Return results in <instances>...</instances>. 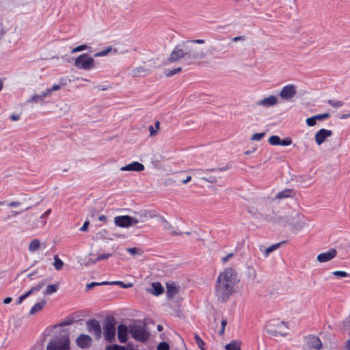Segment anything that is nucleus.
Instances as JSON below:
<instances>
[{
    "label": "nucleus",
    "instance_id": "obj_1",
    "mask_svg": "<svg viewBox=\"0 0 350 350\" xmlns=\"http://www.w3.org/2000/svg\"><path fill=\"white\" fill-rule=\"evenodd\" d=\"M239 280L237 272L232 268H226L217 278L215 295L220 302H226L234 291Z\"/></svg>",
    "mask_w": 350,
    "mask_h": 350
},
{
    "label": "nucleus",
    "instance_id": "obj_2",
    "mask_svg": "<svg viewBox=\"0 0 350 350\" xmlns=\"http://www.w3.org/2000/svg\"><path fill=\"white\" fill-rule=\"evenodd\" d=\"M204 57V53L193 46L191 42L183 41L174 47L168 59L170 62L182 60L184 64L191 65Z\"/></svg>",
    "mask_w": 350,
    "mask_h": 350
},
{
    "label": "nucleus",
    "instance_id": "obj_3",
    "mask_svg": "<svg viewBox=\"0 0 350 350\" xmlns=\"http://www.w3.org/2000/svg\"><path fill=\"white\" fill-rule=\"evenodd\" d=\"M129 333L132 337L139 341L145 342L149 337V333L146 329L144 323H135L129 326Z\"/></svg>",
    "mask_w": 350,
    "mask_h": 350
},
{
    "label": "nucleus",
    "instance_id": "obj_4",
    "mask_svg": "<svg viewBox=\"0 0 350 350\" xmlns=\"http://www.w3.org/2000/svg\"><path fill=\"white\" fill-rule=\"evenodd\" d=\"M69 349L70 340L67 335L53 338L46 346V350H68Z\"/></svg>",
    "mask_w": 350,
    "mask_h": 350
},
{
    "label": "nucleus",
    "instance_id": "obj_5",
    "mask_svg": "<svg viewBox=\"0 0 350 350\" xmlns=\"http://www.w3.org/2000/svg\"><path fill=\"white\" fill-rule=\"evenodd\" d=\"M74 65L79 69L89 70L94 67V60L88 53H83L75 59Z\"/></svg>",
    "mask_w": 350,
    "mask_h": 350
},
{
    "label": "nucleus",
    "instance_id": "obj_6",
    "mask_svg": "<svg viewBox=\"0 0 350 350\" xmlns=\"http://www.w3.org/2000/svg\"><path fill=\"white\" fill-rule=\"evenodd\" d=\"M291 225L293 232L297 233L308 225V219L303 215L297 213Z\"/></svg>",
    "mask_w": 350,
    "mask_h": 350
},
{
    "label": "nucleus",
    "instance_id": "obj_7",
    "mask_svg": "<svg viewBox=\"0 0 350 350\" xmlns=\"http://www.w3.org/2000/svg\"><path fill=\"white\" fill-rule=\"evenodd\" d=\"M115 322L112 321H107L103 327L104 336L109 342H112L115 340L116 336V327Z\"/></svg>",
    "mask_w": 350,
    "mask_h": 350
},
{
    "label": "nucleus",
    "instance_id": "obj_8",
    "mask_svg": "<svg viewBox=\"0 0 350 350\" xmlns=\"http://www.w3.org/2000/svg\"><path fill=\"white\" fill-rule=\"evenodd\" d=\"M322 342L319 337L314 335H310L306 338V347L304 349V350H319L322 349Z\"/></svg>",
    "mask_w": 350,
    "mask_h": 350
},
{
    "label": "nucleus",
    "instance_id": "obj_9",
    "mask_svg": "<svg viewBox=\"0 0 350 350\" xmlns=\"http://www.w3.org/2000/svg\"><path fill=\"white\" fill-rule=\"evenodd\" d=\"M88 331L94 334L96 339H99L101 337L102 329L100 323L95 319L90 320L86 322Z\"/></svg>",
    "mask_w": 350,
    "mask_h": 350
},
{
    "label": "nucleus",
    "instance_id": "obj_10",
    "mask_svg": "<svg viewBox=\"0 0 350 350\" xmlns=\"http://www.w3.org/2000/svg\"><path fill=\"white\" fill-rule=\"evenodd\" d=\"M297 93L296 87L293 84H288L282 88L279 96L284 100H291Z\"/></svg>",
    "mask_w": 350,
    "mask_h": 350
},
{
    "label": "nucleus",
    "instance_id": "obj_11",
    "mask_svg": "<svg viewBox=\"0 0 350 350\" xmlns=\"http://www.w3.org/2000/svg\"><path fill=\"white\" fill-rule=\"evenodd\" d=\"M114 223L121 228H128L134 225L133 217L129 215L117 216L114 218Z\"/></svg>",
    "mask_w": 350,
    "mask_h": 350
},
{
    "label": "nucleus",
    "instance_id": "obj_12",
    "mask_svg": "<svg viewBox=\"0 0 350 350\" xmlns=\"http://www.w3.org/2000/svg\"><path fill=\"white\" fill-rule=\"evenodd\" d=\"M154 215L148 211L144 210L139 213H135V217H133L134 225L138 223H143L148 220V219L153 218Z\"/></svg>",
    "mask_w": 350,
    "mask_h": 350
},
{
    "label": "nucleus",
    "instance_id": "obj_13",
    "mask_svg": "<svg viewBox=\"0 0 350 350\" xmlns=\"http://www.w3.org/2000/svg\"><path fill=\"white\" fill-rule=\"evenodd\" d=\"M332 133H333L331 130L325 129H320L315 134L316 143L318 145L322 144L328 137H330L332 135Z\"/></svg>",
    "mask_w": 350,
    "mask_h": 350
},
{
    "label": "nucleus",
    "instance_id": "obj_14",
    "mask_svg": "<svg viewBox=\"0 0 350 350\" xmlns=\"http://www.w3.org/2000/svg\"><path fill=\"white\" fill-rule=\"evenodd\" d=\"M337 251L336 249H330L327 252L319 254L317 256V260L319 262H326L336 257Z\"/></svg>",
    "mask_w": 350,
    "mask_h": 350
},
{
    "label": "nucleus",
    "instance_id": "obj_15",
    "mask_svg": "<svg viewBox=\"0 0 350 350\" xmlns=\"http://www.w3.org/2000/svg\"><path fill=\"white\" fill-rule=\"evenodd\" d=\"M215 171V170L213 169L206 170H198L196 171V174L200 177L202 180H204L208 183H214L217 182V177L215 176L209 175L208 172Z\"/></svg>",
    "mask_w": 350,
    "mask_h": 350
},
{
    "label": "nucleus",
    "instance_id": "obj_16",
    "mask_svg": "<svg viewBox=\"0 0 350 350\" xmlns=\"http://www.w3.org/2000/svg\"><path fill=\"white\" fill-rule=\"evenodd\" d=\"M92 340L91 337L86 334H81L77 339L76 343L78 347L82 349H86L91 346Z\"/></svg>",
    "mask_w": 350,
    "mask_h": 350
},
{
    "label": "nucleus",
    "instance_id": "obj_17",
    "mask_svg": "<svg viewBox=\"0 0 350 350\" xmlns=\"http://www.w3.org/2000/svg\"><path fill=\"white\" fill-rule=\"evenodd\" d=\"M278 102V99L275 96H270L267 98L257 101L256 104L259 106L269 107L275 105Z\"/></svg>",
    "mask_w": 350,
    "mask_h": 350
},
{
    "label": "nucleus",
    "instance_id": "obj_18",
    "mask_svg": "<svg viewBox=\"0 0 350 350\" xmlns=\"http://www.w3.org/2000/svg\"><path fill=\"white\" fill-rule=\"evenodd\" d=\"M129 328L126 325L121 324L118 327V338L121 343H125L127 341Z\"/></svg>",
    "mask_w": 350,
    "mask_h": 350
},
{
    "label": "nucleus",
    "instance_id": "obj_19",
    "mask_svg": "<svg viewBox=\"0 0 350 350\" xmlns=\"http://www.w3.org/2000/svg\"><path fill=\"white\" fill-rule=\"evenodd\" d=\"M120 170L122 171L141 172L144 170V166L137 161H134L125 166L122 167Z\"/></svg>",
    "mask_w": 350,
    "mask_h": 350
},
{
    "label": "nucleus",
    "instance_id": "obj_20",
    "mask_svg": "<svg viewBox=\"0 0 350 350\" xmlns=\"http://www.w3.org/2000/svg\"><path fill=\"white\" fill-rule=\"evenodd\" d=\"M267 332L272 336H285L287 333L283 330H278L275 328L274 323H268L266 326Z\"/></svg>",
    "mask_w": 350,
    "mask_h": 350
},
{
    "label": "nucleus",
    "instance_id": "obj_21",
    "mask_svg": "<svg viewBox=\"0 0 350 350\" xmlns=\"http://www.w3.org/2000/svg\"><path fill=\"white\" fill-rule=\"evenodd\" d=\"M147 291L154 295H159L164 292V288L161 284L158 282H152L151 287L147 289Z\"/></svg>",
    "mask_w": 350,
    "mask_h": 350
},
{
    "label": "nucleus",
    "instance_id": "obj_22",
    "mask_svg": "<svg viewBox=\"0 0 350 350\" xmlns=\"http://www.w3.org/2000/svg\"><path fill=\"white\" fill-rule=\"evenodd\" d=\"M293 196V191L292 189H284L278 193L275 196L276 199L282 200L292 197Z\"/></svg>",
    "mask_w": 350,
    "mask_h": 350
},
{
    "label": "nucleus",
    "instance_id": "obj_23",
    "mask_svg": "<svg viewBox=\"0 0 350 350\" xmlns=\"http://www.w3.org/2000/svg\"><path fill=\"white\" fill-rule=\"evenodd\" d=\"M67 84L66 79L62 77L59 79V83L58 84H54L51 88H48L51 94L53 91H57L60 90L62 87L65 86Z\"/></svg>",
    "mask_w": 350,
    "mask_h": 350
},
{
    "label": "nucleus",
    "instance_id": "obj_24",
    "mask_svg": "<svg viewBox=\"0 0 350 350\" xmlns=\"http://www.w3.org/2000/svg\"><path fill=\"white\" fill-rule=\"evenodd\" d=\"M46 305V301L42 300V301L36 304L30 310V314H35L37 312H40L42 310L44 306Z\"/></svg>",
    "mask_w": 350,
    "mask_h": 350
},
{
    "label": "nucleus",
    "instance_id": "obj_25",
    "mask_svg": "<svg viewBox=\"0 0 350 350\" xmlns=\"http://www.w3.org/2000/svg\"><path fill=\"white\" fill-rule=\"evenodd\" d=\"M159 218H160L161 221L163 223V228L165 230H172L171 234L172 235L180 234L179 233H177V232H176L175 231L173 230L174 228L172 226V224H170L163 217L159 216Z\"/></svg>",
    "mask_w": 350,
    "mask_h": 350
},
{
    "label": "nucleus",
    "instance_id": "obj_26",
    "mask_svg": "<svg viewBox=\"0 0 350 350\" xmlns=\"http://www.w3.org/2000/svg\"><path fill=\"white\" fill-rule=\"evenodd\" d=\"M40 246V240L34 239L30 242L28 249L30 252H34L39 249Z\"/></svg>",
    "mask_w": 350,
    "mask_h": 350
},
{
    "label": "nucleus",
    "instance_id": "obj_27",
    "mask_svg": "<svg viewBox=\"0 0 350 350\" xmlns=\"http://www.w3.org/2000/svg\"><path fill=\"white\" fill-rule=\"evenodd\" d=\"M45 283L44 281H41L38 282L36 285L32 286L31 289L27 292L28 296L31 295L35 292L39 291L41 288H42L44 286Z\"/></svg>",
    "mask_w": 350,
    "mask_h": 350
},
{
    "label": "nucleus",
    "instance_id": "obj_28",
    "mask_svg": "<svg viewBox=\"0 0 350 350\" xmlns=\"http://www.w3.org/2000/svg\"><path fill=\"white\" fill-rule=\"evenodd\" d=\"M282 243H278L273 244V245L268 247L267 248H266L263 252L265 257H267L270 253H271L274 250L278 249L280 247Z\"/></svg>",
    "mask_w": 350,
    "mask_h": 350
},
{
    "label": "nucleus",
    "instance_id": "obj_29",
    "mask_svg": "<svg viewBox=\"0 0 350 350\" xmlns=\"http://www.w3.org/2000/svg\"><path fill=\"white\" fill-rule=\"evenodd\" d=\"M57 288H58L57 284L48 285L44 294V295H50L53 293H55L57 291Z\"/></svg>",
    "mask_w": 350,
    "mask_h": 350
},
{
    "label": "nucleus",
    "instance_id": "obj_30",
    "mask_svg": "<svg viewBox=\"0 0 350 350\" xmlns=\"http://www.w3.org/2000/svg\"><path fill=\"white\" fill-rule=\"evenodd\" d=\"M163 157L161 154H153V157L150 159V160L155 167H159L160 166V163Z\"/></svg>",
    "mask_w": 350,
    "mask_h": 350
},
{
    "label": "nucleus",
    "instance_id": "obj_31",
    "mask_svg": "<svg viewBox=\"0 0 350 350\" xmlns=\"http://www.w3.org/2000/svg\"><path fill=\"white\" fill-rule=\"evenodd\" d=\"M53 266L56 270H61L64 266L63 261L57 256L54 257Z\"/></svg>",
    "mask_w": 350,
    "mask_h": 350
},
{
    "label": "nucleus",
    "instance_id": "obj_32",
    "mask_svg": "<svg viewBox=\"0 0 350 350\" xmlns=\"http://www.w3.org/2000/svg\"><path fill=\"white\" fill-rule=\"evenodd\" d=\"M181 70H182V68L178 67L176 68L172 69V70H165L164 72H165V75L166 77H170L177 73H179Z\"/></svg>",
    "mask_w": 350,
    "mask_h": 350
},
{
    "label": "nucleus",
    "instance_id": "obj_33",
    "mask_svg": "<svg viewBox=\"0 0 350 350\" xmlns=\"http://www.w3.org/2000/svg\"><path fill=\"white\" fill-rule=\"evenodd\" d=\"M281 138L278 135H271L269 138V143L272 146L280 145Z\"/></svg>",
    "mask_w": 350,
    "mask_h": 350
},
{
    "label": "nucleus",
    "instance_id": "obj_34",
    "mask_svg": "<svg viewBox=\"0 0 350 350\" xmlns=\"http://www.w3.org/2000/svg\"><path fill=\"white\" fill-rule=\"evenodd\" d=\"M225 349L226 350H241L238 342H234V341L227 344L225 346Z\"/></svg>",
    "mask_w": 350,
    "mask_h": 350
},
{
    "label": "nucleus",
    "instance_id": "obj_35",
    "mask_svg": "<svg viewBox=\"0 0 350 350\" xmlns=\"http://www.w3.org/2000/svg\"><path fill=\"white\" fill-rule=\"evenodd\" d=\"M327 103L330 106L335 107V108L340 107L343 106V105H344V102H342L341 100H333V99L328 100Z\"/></svg>",
    "mask_w": 350,
    "mask_h": 350
},
{
    "label": "nucleus",
    "instance_id": "obj_36",
    "mask_svg": "<svg viewBox=\"0 0 350 350\" xmlns=\"http://www.w3.org/2000/svg\"><path fill=\"white\" fill-rule=\"evenodd\" d=\"M312 180L311 176H301L298 178V181L303 184H310Z\"/></svg>",
    "mask_w": 350,
    "mask_h": 350
},
{
    "label": "nucleus",
    "instance_id": "obj_37",
    "mask_svg": "<svg viewBox=\"0 0 350 350\" xmlns=\"http://www.w3.org/2000/svg\"><path fill=\"white\" fill-rule=\"evenodd\" d=\"M148 70L145 69L142 67L136 68L135 70H133V74L135 75H146L147 73H148Z\"/></svg>",
    "mask_w": 350,
    "mask_h": 350
},
{
    "label": "nucleus",
    "instance_id": "obj_38",
    "mask_svg": "<svg viewBox=\"0 0 350 350\" xmlns=\"http://www.w3.org/2000/svg\"><path fill=\"white\" fill-rule=\"evenodd\" d=\"M270 323H274L275 324V328L278 330H282V329L284 327L285 329H288V327L284 321H273Z\"/></svg>",
    "mask_w": 350,
    "mask_h": 350
},
{
    "label": "nucleus",
    "instance_id": "obj_39",
    "mask_svg": "<svg viewBox=\"0 0 350 350\" xmlns=\"http://www.w3.org/2000/svg\"><path fill=\"white\" fill-rule=\"evenodd\" d=\"M112 49H113L111 46H108L105 49L95 53L94 56V57H101V56L107 55L112 51Z\"/></svg>",
    "mask_w": 350,
    "mask_h": 350
},
{
    "label": "nucleus",
    "instance_id": "obj_40",
    "mask_svg": "<svg viewBox=\"0 0 350 350\" xmlns=\"http://www.w3.org/2000/svg\"><path fill=\"white\" fill-rule=\"evenodd\" d=\"M42 100L41 99V97L40 96V95H38V94H36V95H32L28 100H27V103H40L42 102Z\"/></svg>",
    "mask_w": 350,
    "mask_h": 350
},
{
    "label": "nucleus",
    "instance_id": "obj_41",
    "mask_svg": "<svg viewBox=\"0 0 350 350\" xmlns=\"http://www.w3.org/2000/svg\"><path fill=\"white\" fill-rule=\"evenodd\" d=\"M88 49H90V47L89 46H88L87 44H81V45L77 46L75 47L74 49H72V53L80 52V51Z\"/></svg>",
    "mask_w": 350,
    "mask_h": 350
},
{
    "label": "nucleus",
    "instance_id": "obj_42",
    "mask_svg": "<svg viewBox=\"0 0 350 350\" xmlns=\"http://www.w3.org/2000/svg\"><path fill=\"white\" fill-rule=\"evenodd\" d=\"M194 339L196 340V344L198 345V347L201 350H204V341L200 338V337L198 336V334H196L194 335Z\"/></svg>",
    "mask_w": 350,
    "mask_h": 350
},
{
    "label": "nucleus",
    "instance_id": "obj_43",
    "mask_svg": "<svg viewBox=\"0 0 350 350\" xmlns=\"http://www.w3.org/2000/svg\"><path fill=\"white\" fill-rule=\"evenodd\" d=\"M51 212V209H48L46 211H45L40 217V219L42 221V226H44L46 223V218L49 217Z\"/></svg>",
    "mask_w": 350,
    "mask_h": 350
},
{
    "label": "nucleus",
    "instance_id": "obj_44",
    "mask_svg": "<svg viewBox=\"0 0 350 350\" xmlns=\"http://www.w3.org/2000/svg\"><path fill=\"white\" fill-rule=\"evenodd\" d=\"M110 284L111 285H118L124 288H129V287L132 286V284H126L121 281H113V282H111Z\"/></svg>",
    "mask_w": 350,
    "mask_h": 350
},
{
    "label": "nucleus",
    "instance_id": "obj_45",
    "mask_svg": "<svg viewBox=\"0 0 350 350\" xmlns=\"http://www.w3.org/2000/svg\"><path fill=\"white\" fill-rule=\"evenodd\" d=\"M317 121V120L316 119L315 116H313L312 117L308 118L306 122L308 126H313L316 124Z\"/></svg>",
    "mask_w": 350,
    "mask_h": 350
},
{
    "label": "nucleus",
    "instance_id": "obj_46",
    "mask_svg": "<svg viewBox=\"0 0 350 350\" xmlns=\"http://www.w3.org/2000/svg\"><path fill=\"white\" fill-rule=\"evenodd\" d=\"M329 116H330V114L329 113H324L315 115L317 120H319V121L324 120L329 118Z\"/></svg>",
    "mask_w": 350,
    "mask_h": 350
},
{
    "label": "nucleus",
    "instance_id": "obj_47",
    "mask_svg": "<svg viewBox=\"0 0 350 350\" xmlns=\"http://www.w3.org/2000/svg\"><path fill=\"white\" fill-rule=\"evenodd\" d=\"M265 135V133L262 132V133H255L252 135V137H251V139L252 140H254V141H260V139H262V137Z\"/></svg>",
    "mask_w": 350,
    "mask_h": 350
},
{
    "label": "nucleus",
    "instance_id": "obj_48",
    "mask_svg": "<svg viewBox=\"0 0 350 350\" xmlns=\"http://www.w3.org/2000/svg\"><path fill=\"white\" fill-rule=\"evenodd\" d=\"M292 144V139L290 137H286L280 139V146H286Z\"/></svg>",
    "mask_w": 350,
    "mask_h": 350
},
{
    "label": "nucleus",
    "instance_id": "obj_49",
    "mask_svg": "<svg viewBox=\"0 0 350 350\" xmlns=\"http://www.w3.org/2000/svg\"><path fill=\"white\" fill-rule=\"evenodd\" d=\"M333 275L338 278H345L348 276V273L344 271H336L333 272Z\"/></svg>",
    "mask_w": 350,
    "mask_h": 350
},
{
    "label": "nucleus",
    "instance_id": "obj_50",
    "mask_svg": "<svg viewBox=\"0 0 350 350\" xmlns=\"http://www.w3.org/2000/svg\"><path fill=\"white\" fill-rule=\"evenodd\" d=\"M106 350H124V347L118 345H113L107 347Z\"/></svg>",
    "mask_w": 350,
    "mask_h": 350
},
{
    "label": "nucleus",
    "instance_id": "obj_51",
    "mask_svg": "<svg viewBox=\"0 0 350 350\" xmlns=\"http://www.w3.org/2000/svg\"><path fill=\"white\" fill-rule=\"evenodd\" d=\"M157 350H170V347L166 342H163L159 344Z\"/></svg>",
    "mask_w": 350,
    "mask_h": 350
},
{
    "label": "nucleus",
    "instance_id": "obj_52",
    "mask_svg": "<svg viewBox=\"0 0 350 350\" xmlns=\"http://www.w3.org/2000/svg\"><path fill=\"white\" fill-rule=\"evenodd\" d=\"M111 256L110 254H103L97 256L94 262H97L102 260H106Z\"/></svg>",
    "mask_w": 350,
    "mask_h": 350
},
{
    "label": "nucleus",
    "instance_id": "obj_53",
    "mask_svg": "<svg viewBox=\"0 0 350 350\" xmlns=\"http://www.w3.org/2000/svg\"><path fill=\"white\" fill-rule=\"evenodd\" d=\"M188 42H191L193 46H195V44H204L205 42L204 40L202 39H196V40H186Z\"/></svg>",
    "mask_w": 350,
    "mask_h": 350
},
{
    "label": "nucleus",
    "instance_id": "obj_54",
    "mask_svg": "<svg viewBox=\"0 0 350 350\" xmlns=\"http://www.w3.org/2000/svg\"><path fill=\"white\" fill-rule=\"evenodd\" d=\"M21 205V202H17V201H14V202H10V203H7L6 204V206L8 207V208H11V207H18Z\"/></svg>",
    "mask_w": 350,
    "mask_h": 350
},
{
    "label": "nucleus",
    "instance_id": "obj_55",
    "mask_svg": "<svg viewBox=\"0 0 350 350\" xmlns=\"http://www.w3.org/2000/svg\"><path fill=\"white\" fill-rule=\"evenodd\" d=\"M175 183V181L172 179L171 178H167L164 179L163 184L166 186L173 185Z\"/></svg>",
    "mask_w": 350,
    "mask_h": 350
},
{
    "label": "nucleus",
    "instance_id": "obj_56",
    "mask_svg": "<svg viewBox=\"0 0 350 350\" xmlns=\"http://www.w3.org/2000/svg\"><path fill=\"white\" fill-rule=\"evenodd\" d=\"M51 93L50 91L46 89L45 91L42 92L41 94H39L41 97V99L43 100V99L49 96H50Z\"/></svg>",
    "mask_w": 350,
    "mask_h": 350
},
{
    "label": "nucleus",
    "instance_id": "obj_57",
    "mask_svg": "<svg viewBox=\"0 0 350 350\" xmlns=\"http://www.w3.org/2000/svg\"><path fill=\"white\" fill-rule=\"evenodd\" d=\"M29 296L27 295V293L21 295V297H19L16 301V304H21L23 301L26 299L27 297H28Z\"/></svg>",
    "mask_w": 350,
    "mask_h": 350
},
{
    "label": "nucleus",
    "instance_id": "obj_58",
    "mask_svg": "<svg viewBox=\"0 0 350 350\" xmlns=\"http://www.w3.org/2000/svg\"><path fill=\"white\" fill-rule=\"evenodd\" d=\"M89 224L90 223L88 221H85L83 226L81 227L80 230L82 232H85L88 228Z\"/></svg>",
    "mask_w": 350,
    "mask_h": 350
},
{
    "label": "nucleus",
    "instance_id": "obj_59",
    "mask_svg": "<svg viewBox=\"0 0 350 350\" xmlns=\"http://www.w3.org/2000/svg\"><path fill=\"white\" fill-rule=\"evenodd\" d=\"M99 285H100L99 282H91L86 285V288H87V290H90V289H92V288H94V286H99Z\"/></svg>",
    "mask_w": 350,
    "mask_h": 350
},
{
    "label": "nucleus",
    "instance_id": "obj_60",
    "mask_svg": "<svg viewBox=\"0 0 350 350\" xmlns=\"http://www.w3.org/2000/svg\"><path fill=\"white\" fill-rule=\"evenodd\" d=\"M19 213H20L19 212H17V211H11L10 214H9L7 217H5V220H8L11 217H14V216L18 215Z\"/></svg>",
    "mask_w": 350,
    "mask_h": 350
},
{
    "label": "nucleus",
    "instance_id": "obj_61",
    "mask_svg": "<svg viewBox=\"0 0 350 350\" xmlns=\"http://www.w3.org/2000/svg\"><path fill=\"white\" fill-rule=\"evenodd\" d=\"M226 324H227V321H226V319H223V320L221 321V331H220V334H224V330H225V327H226Z\"/></svg>",
    "mask_w": 350,
    "mask_h": 350
},
{
    "label": "nucleus",
    "instance_id": "obj_62",
    "mask_svg": "<svg viewBox=\"0 0 350 350\" xmlns=\"http://www.w3.org/2000/svg\"><path fill=\"white\" fill-rule=\"evenodd\" d=\"M167 293L169 294H175L176 293V288L174 286H167Z\"/></svg>",
    "mask_w": 350,
    "mask_h": 350
},
{
    "label": "nucleus",
    "instance_id": "obj_63",
    "mask_svg": "<svg viewBox=\"0 0 350 350\" xmlns=\"http://www.w3.org/2000/svg\"><path fill=\"white\" fill-rule=\"evenodd\" d=\"M342 350H350V339L346 341Z\"/></svg>",
    "mask_w": 350,
    "mask_h": 350
},
{
    "label": "nucleus",
    "instance_id": "obj_64",
    "mask_svg": "<svg viewBox=\"0 0 350 350\" xmlns=\"http://www.w3.org/2000/svg\"><path fill=\"white\" fill-rule=\"evenodd\" d=\"M127 251H128V252H129V253H130L131 254H132V255H135V254H137V248H135V247H132V248H128V249H127Z\"/></svg>",
    "mask_w": 350,
    "mask_h": 350
}]
</instances>
